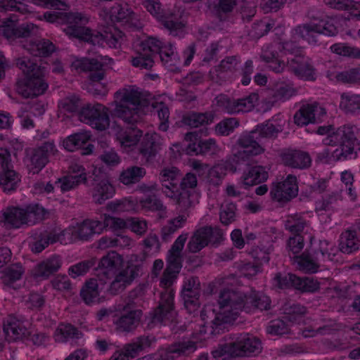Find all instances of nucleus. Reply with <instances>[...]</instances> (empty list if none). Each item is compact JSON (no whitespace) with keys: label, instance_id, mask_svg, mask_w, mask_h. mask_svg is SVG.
I'll use <instances>...</instances> for the list:
<instances>
[{"label":"nucleus","instance_id":"dca6fc26","mask_svg":"<svg viewBox=\"0 0 360 360\" xmlns=\"http://www.w3.org/2000/svg\"><path fill=\"white\" fill-rule=\"evenodd\" d=\"M222 238L223 233L220 229L203 226L194 232L187 245V249L190 252L196 253L206 247L209 243H219Z\"/></svg>","mask_w":360,"mask_h":360},{"label":"nucleus","instance_id":"1a4fd4ad","mask_svg":"<svg viewBox=\"0 0 360 360\" xmlns=\"http://www.w3.org/2000/svg\"><path fill=\"white\" fill-rule=\"evenodd\" d=\"M44 209L38 205L28 206L26 209L8 207L0 212V225L6 229H19L22 225H32L42 219Z\"/></svg>","mask_w":360,"mask_h":360},{"label":"nucleus","instance_id":"20e7f679","mask_svg":"<svg viewBox=\"0 0 360 360\" xmlns=\"http://www.w3.org/2000/svg\"><path fill=\"white\" fill-rule=\"evenodd\" d=\"M261 341L249 333L231 334L212 352L216 360L257 355L262 352Z\"/></svg>","mask_w":360,"mask_h":360},{"label":"nucleus","instance_id":"aec40b11","mask_svg":"<svg viewBox=\"0 0 360 360\" xmlns=\"http://www.w3.org/2000/svg\"><path fill=\"white\" fill-rule=\"evenodd\" d=\"M154 338L141 335L129 343L124 345L122 349L112 355V360H129L138 356L140 353L150 347Z\"/></svg>","mask_w":360,"mask_h":360},{"label":"nucleus","instance_id":"ddd939ff","mask_svg":"<svg viewBox=\"0 0 360 360\" xmlns=\"http://www.w3.org/2000/svg\"><path fill=\"white\" fill-rule=\"evenodd\" d=\"M86 184L93 187L92 197L97 204H103L115 194V188L109 182L107 174L100 169H94L92 174L87 178Z\"/></svg>","mask_w":360,"mask_h":360},{"label":"nucleus","instance_id":"052dcab7","mask_svg":"<svg viewBox=\"0 0 360 360\" xmlns=\"http://www.w3.org/2000/svg\"><path fill=\"white\" fill-rule=\"evenodd\" d=\"M16 11L21 14L30 12L26 0H0V12Z\"/></svg>","mask_w":360,"mask_h":360},{"label":"nucleus","instance_id":"49530a36","mask_svg":"<svg viewBox=\"0 0 360 360\" xmlns=\"http://www.w3.org/2000/svg\"><path fill=\"white\" fill-rule=\"evenodd\" d=\"M207 4L210 12L222 20L226 14L233 11L236 0H208Z\"/></svg>","mask_w":360,"mask_h":360},{"label":"nucleus","instance_id":"393cba45","mask_svg":"<svg viewBox=\"0 0 360 360\" xmlns=\"http://www.w3.org/2000/svg\"><path fill=\"white\" fill-rule=\"evenodd\" d=\"M3 332L8 342L23 340L30 335L23 323L13 316H9L4 320Z\"/></svg>","mask_w":360,"mask_h":360},{"label":"nucleus","instance_id":"bf43d9fd","mask_svg":"<svg viewBox=\"0 0 360 360\" xmlns=\"http://www.w3.org/2000/svg\"><path fill=\"white\" fill-rule=\"evenodd\" d=\"M296 93L291 83L280 82L276 84L273 90L274 101H285L290 99Z\"/></svg>","mask_w":360,"mask_h":360},{"label":"nucleus","instance_id":"423d86ee","mask_svg":"<svg viewBox=\"0 0 360 360\" xmlns=\"http://www.w3.org/2000/svg\"><path fill=\"white\" fill-rule=\"evenodd\" d=\"M326 144L337 145L333 151L327 149L319 153V158H333L334 160H345L354 153L360 143V129L355 125L346 124L339 127L326 139Z\"/></svg>","mask_w":360,"mask_h":360},{"label":"nucleus","instance_id":"a18cd8bd","mask_svg":"<svg viewBox=\"0 0 360 360\" xmlns=\"http://www.w3.org/2000/svg\"><path fill=\"white\" fill-rule=\"evenodd\" d=\"M143 302L141 295V290L137 289L129 292L128 296L124 300L117 305V311H141L138 309Z\"/></svg>","mask_w":360,"mask_h":360},{"label":"nucleus","instance_id":"680f3d73","mask_svg":"<svg viewBox=\"0 0 360 360\" xmlns=\"http://www.w3.org/2000/svg\"><path fill=\"white\" fill-rule=\"evenodd\" d=\"M59 236L52 232L41 233L39 238L32 244V251L34 253H39L44 250L49 244L58 241Z\"/></svg>","mask_w":360,"mask_h":360},{"label":"nucleus","instance_id":"72a5a7b5","mask_svg":"<svg viewBox=\"0 0 360 360\" xmlns=\"http://www.w3.org/2000/svg\"><path fill=\"white\" fill-rule=\"evenodd\" d=\"M268 178V173L262 166L248 167L241 176V184L245 188L259 184Z\"/></svg>","mask_w":360,"mask_h":360},{"label":"nucleus","instance_id":"c9c22d12","mask_svg":"<svg viewBox=\"0 0 360 360\" xmlns=\"http://www.w3.org/2000/svg\"><path fill=\"white\" fill-rule=\"evenodd\" d=\"M61 264L60 258L58 256H53L38 264L34 270V275L37 278H47L58 271Z\"/></svg>","mask_w":360,"mask_h":360},{"label":"nucleus","instance_id":"5fc2aeb1","mask_svg":"<svg viewBox=\"0 0 360 360\" xmlns=\"http://www.w3.org/2000/svg\"><path fill=\"white\" fill-rule=\"evenodd\" d=\"M160 49L155 52V55L161 59V61L168 68L172 69L173 67L177 65L179 58L176 53L174 51V48L172 44L163 46L162 42L160 41Z\"/></svg>","mask_w":360,"mask_h":360},{"label":"nucleus","instance_id":"c756f323","mask_svg":"<svg viewBox=\"0 0 360 360\" xmlns=\"http://www.w3.org/2000/svg\"><path fill=\"white\" fill-rule=\"evenodd\" d=\"M180 177V171L174 167L164 168L160 172L161 190L167 197H173L174 195V189L178 187Z\"/></svg>","mask_w":360,"mask_h":360},{"label":"nucleus","instance_id":"ea45409f","mask_svg":"<svg viewBox=\"0 0 360 360\" xmlns=\"http://www.w3.org/2000/svg\"><path fill=\"white\" fill-rule=\"evenodd\" d=\"M214 120V115L212 112H189L182 117V122L190 127L197 128L211 124Z\"/></svg>","mask_w":360,"mask_h":360},{"label":"nucleus","instance_id":"6e6552de","mask_svg":"<svg viewBox=\"0 0 360 360\" xmlns=\"http://www.w3.org/2000/svg\"><path fill=\"white\" fill-rule=\"evenodd\" d=\"M179 273H174L172 270L165 269L160 279V285L165 290L161 292L158 305L150 313L152 322L162 323L166 321H171L176 312L174 309V292L169 288L174 282Z\"/></svg>","mask_w":360,"mask_h":360},{"label":"nucleus","instance_id":"bb28decb","mask_svg":"<svg viewBox=\"0 0 360 360\" xmlns=\"http://www.w3.org/2000/svg\"><path fill=\"white\" fill-rule=\"evenodd\" d=\"M315 261L321 264L333 261L336 255L337 249L335 245L327 240H319L318 243H312L308 250Z\"/></svg>","mask_w":360,"mask_h":360},{"label":"nucleus","instance_id":"5701e85b","mask_svg":"<svg viewBox=\"0 0 360 360\" xmlns=\"http://www.w3.org/2000/svg\"><path fill=\"white\" fill-rule=\"evenodd\" d=\"M326 115V109L319 103L303 105L294 115V122L298 126L320 122Z\"/></svg>","mask_w":360,"mask_h":360},{"label":"nucleus","instance_id":"f03ea898","mask_svg":"<svg viewBox=\"0 0 360 360\" xmlns=\"http://www.w3.org/2000/svg\"><path fill=\"white\" fill-rule=\"evenodd\" d=\"M43 16L49 22L67 24L64 29L67 35L94 46H103L105 43L110 48L117 49L125 38L124 33L115 27L109 28L103 34L85 27L88 18L81 13L51 11L45 12Z\"/></svg>","mask_w":360,"mask_h":360},{"label":"nucleus","instance_id":"4d7b16f0","mask_svg":"<svg viewBox=\"0 0 360 360\" xmlns=\"http://www.w3.org/2000/svg\"><path fill=\"white\" fill-rule=\"evenodd\" d=\"M146 174V170L143 167L133 166L124 170L120 176V180L125 185L137 183Z\"/></svg>","mask_w":360,"mask_h":360},{"label":"nucleus","instance_id":"7c9ffc66","mask_svg":"<svg viewBox=\"0 0 360 360\" xmlns=\"http://www.w3.org/2000/svg\"><path fill=\"white\" fill-rule=\"evenodd\" d=\"M90 135L87 132H79L69 136L63 141V146L68 151H75L84 148L82 154L89 155L93 151L94 146L88 143Z\"/></svg>","mask_w":360,"mask_h":360},{"label":"nucleus","instance_id":"e2e57ef3","mask_svg":"<svg viewBox=\"0 0 360 360\" xmlns=\"http://www.w3.org/2000/svg\"><path fill=\"white\" fill-rule=\"evenodd\" d=\"M254 131L257 132V134L259 135V139L262 141L263 139H265L276 138L278 134L281 131V128L280 126H275L271 122H266L258 124Z\"/></svg>","mask_w":360,"mask_h":360},{"label":"nucleus","instance_id":"338daca9","mask_svg":"<svg viewBox=\"0 0 360 360\" xmlns=\"http://www.w3.org/2000/svg\"><path fill=\"white\" fill-rule=\"evenodd\" d=\"M240 63V60L238 56H226L215 67V70L219 74L233 73L238 70Z\"/></svg>","mask_w":360,"mask_h":360},{"label":"nucleus","instance_id":"cd10ccee","mask_svg":"<svg viewBox=\"0 0 360 360\" xmlns=\"http://www.w3.org/2000/svg\"><path fill=\"white\" fill-rule=\"evenodd\" d=\"M139 270V266L136 265H128L125 269L119 271L110 283L108 288L109 292L112 295H116L120 290H124L126 285L130 284L138 276Z\"/></svg>","mask_w":360,"mask_h":360},{"label":"nucleus","instance_id":"774afa93","mask_svg":"<svg viewBox=\"0 0 360 360\" xmlns=\"http://www.w3.org/2000/svg\"><path fill=\"white\" fill-rule=\"evenodd\" d=\"M236 206L233 202H225L220 207L219 218L224 225H229L236 220Z\"/></svg>","mask_w":360,"mask_h":360},{"label":"nucleus","instance_id":"0eeeda50","mask_svg":"<svg viewBox=\"0 0 360 360\" xmlns=\"http://www.w3.org/2000/svg\"><path fill=\"white\" fill-rule=\"evenodd\" d=\"M308 23H304L295 27L294 33L308 41L309 44H317L318 35L335 36L338 30L333 20L316 9H310L307 12Z\"/></svg>","mask_w":360,"mask_h":360},{"label":"nucleus","instance_id":"a19ab883","mask_svg":"<svg viewBox=\"0 0 360 360\" xmlns=\"http://www.w3.org/2000/svg\"><path fill=\"white\" fill-rule=\"evenodd\" d=\"M283 318L290 322L299 323L307 313V308L295 302H285L282 308Z\"/></svg>","mask_w":360,"mask_h":360},{"label":"nucleus","instance_id":"2eb2a0df","mask_svg":"<svg viewBox=\"0 0 360 360\" xmlns=\"http://www.w3.org/2000/svg\"><path fill=\"white\" fill-rule=\"evenodd\" d=\"M0 29L2 34L8 39L27 38L35 35L38 28L32 23L18 25L15 16L0 19Z\"/></svg>","mask_w":360,"mask_h":360},{"label":"nucleus","instance_id":"412c9836","mask_svg":"<svg viewBox=\"0 0 360 360\" xmlns=\"http://www.w3.org/2000/svg\"><path fill=\"white\" fill-rule=\"evenodd\" d=\"M297 193V178L289 174L283 181L273 184L270 195L273 200L279 202H287L296 197Z\"/></svg>","mask_w":360,"mask_h":360},{"label":"nucleus","instance_id":"e433bc0d","mask_svg":"<svg viewBox=\"0 0 360 360\" xmlns=\"http://www.w3.org/2000/svg\"><path fill=\"white\" fill-rule=\"evenodd\" d=\"M358 230H347L340 235L339 249L346 254L356 251L360 245V239L357 236Z\"/></svg>","mask_w":360,"mask_h":360},{"label":"nucleus","instance_id":"0e129e2a","mask_svg":"<svg viewBox=\"0 0 360 360\" xmlns=\"http://www.w3.org/2000/svg\"><path fill=\"white\" fill-rule=\"evenodd\" d=\"M332 52L354 59H360V48L345 44H335L331 46Z\"/></svg>","mask_w":360,"mask_h":360},{"label":"nucleus","instance_id":"58836bf2","mask_svg":"<svg viewBox=\"0 0 360 360\" xmlns=\"http://www.w3.org/2000/svg\"><path fill=\"white\" fill-rule=\"evenodd\" d=\"M103 230V225L100 220H84L75 231V235L82 240H87L92 235L101 233Z\"/></svg>","mask_w":360,"mask_h":360},{"label":"nucleus","instance_id":"6e6d98bb","mask_svg":"<svg viewBox=\"0 0 360 360\" xmlns=\"http://www.w3.org/2000/svg\"><path fill=\"white\" fill-rule=\"evenodd\" d=\"M20 181L18 173L13 169L0 171V186L4 191L15 190Z\"/></svg>","mask_w":360,"mask_h":360},{"label":"nucleus","instance_id":"8fccbe9b","mask_svg":"<svg viewBox=\"0 0 360 360\" xmlns=\"http://www.w3.org/2000/svg\"><path fill=\"white\" fill-rule=\"evenodd\" d=\"M340 108L346 114L360 115V95L342 94Z\"/></svg>","mask_w":360,"mask_h":360},{"label":"nucleus","instance_id":"f257e3e1","mask_svg":"<svg viewBox=\"0 0 360 360\" xmlns=\"http://www.w3.org/2000/svg\"><path fill=\"white\" fill-rule=\"evenodd\" d=\"M115 105L111 111L113 117L122 120L131 126L117 134V139L123 147H131L136 145L142 136V131L134 127L139 122L144 114V108L148 107L150 101L143 93L135 86L119 89L115 93Z\"/></svg>","mask_w":360,"mask_h":360},{"label":"nucleus","instance_id":"9b49d317","mask_svg":"<svg viewBox=\"0 0 360 360\" xmlns=\"http://www.w3.org/2000/svg\"><path fill=\"white\" fill-rule=\"evenodd\" d=\"M142 4L151 15L161 21L171 35L179 37L184 36L185 25L181 15L170 13L165 15L158 0H142Z\"/></svg>","mask_w":360,"mask_h":360},{"label":"nucleus","instance_id":"7ed1b4c3","mask_svg":"<svg viewBox=\"0 0 360 360\" xmlns=\"http://www.w3.org/2000/svg\"><path fill=\"white\" fill-rule=\"evenodd\" d=\"M16 65L24 75L16 82V91L20 95L25 98L37 97L46 91L48 84L44 79V67L25 56L17 58Z\"/></svg>","mask_w":360,"mask_h":360},{"label":"nucleus","instance_id":"39448f33","mask_svg":"<svg viewBox=\"0 0 360 360\" xmlns=\"http://www.w3.org/2000/svg\"><path fill=\"white\" fill-rule=\"evenodd\" d=\"M246 295L239 291L224 289L219 293L217 303L218 311L210 326V334H219L224 324L235 321L240 312L245 311Z\"/></svg>","mask_w":360,"mask_h":360},{"label":"nucleus","instance_id":"4468645a","mask_svg":"<svg viewBox=\"0 0 360 360\" xmlns=\"http://www.w3.org/2000/svg\"><path fill=\"white\" fill-rule=\"evenodd\" d=\"M57 152L53 141H48L33 148L27 154L26 165L28 170L38 174L49 162V157Z\"/></svg>","mask_w":360,"mask_h":360},{"label":"nucleus","instance_id":"f8f14e48","mask_svg":"<svg viewBox=\"0 0 360 360\" xmlns=\"http://www.w3.org/2000/svg\"><path fill=\"white\" fill-rule=\"evenodd\" d=\"M109 108L101 103H88L82 107L79 120L98 131H104L110 126Z\"/></svg>","mask_w":360,"mask_h":360},{"label":"nucleus","instance_id":"9d476101","mask_svg":"<svg viewBox=\"0 0 360 360\" xmlns=\"http://www.w3.org/2000/svg\"><path fill=\"white\" fill-rule=\"evenodd\" d=\"M254 129L248 133L243 134L237 141V143L242 148L233 154L226 161V167L233 172L240 169V165L246 162L249 156H255L262 153L264 148L262 146L263 141L259 139V135Z\"/></svg>","mask_w":360,"mask_h":360},{"label":"nucleus","instance_id":"13d9d810","mask_svg":"<svg viewBox=\"0 0 360 360\" xmlns=\"http://www.w3.org/2000/svg\"><path fill=\"white\" fill-rule=\"evenodd\" d=\"M81 335V332L72 325H60L56 331L55 340L57 342H63L69 339H79Z\"/></svg>","mask_w":360,"mask_h":360},{"label":"nucleus","instance_id":"c03bdc74","mask_svg":"<svg viewBox=\"0 0 360 360\" xmlns=\"http://www.w3.org/2000/svg\"><path fill=\"white\" fill-rule=\"evenodd\" d=\"M261 58L269 64V68L276 73L283 72L285 67V63L278 58V52L273 44L263 51Z\"/></svg>","mask_w":360,"mask_h":360},{"label":"nucleus","instance_id":"a878e982","mask_svg":"<svg viewBox=\"0 0 360 360\" xmlns=\"http://www.w3.org/2000/svg\"><path fill=\"white\" fill-rule=\"evenodd\" d=\"M118 312L120 314H116L113 320L116 330L121 333L135 330L140 323L142 311Z\"/></svg>","mask_w":360,"mask_h":360},{"label":"nucleus","instance_id":"09e8293b","mask_svg":"<svg viewBox=\"0 0 360 360\" xmlns=\"http://www.w3.org/2000/svg\"><path fill=\"white\" fill-rule=\"evenodd\" d=\"M86 174H79L63 176L60 179H58L56 181L55 184L58 188H60L62 192L64 193L75 189L82 183L86 184Z\"/></svg>","mask_w":360,"mask_h":360},{"label":"nucleus","instance_id":"a211bd4d","mask_svg":"<svg viewBox=\"0 0 360 360\" xmlns=\"http://www.w3.org/2000/svg\"><path fill=\"white\" fill-rule=\"evenodd\" d=\"M122 257L115 251L109 252L99 261L96 268V275L101 281L113 278L119 273L122 264Z\"/></svg>","mask_w":360,"mask_h":360},{"label":"nucleus","instance_id":"de8ad7c7","mask_svg":"<svg viewBox=\"0 0 360 360\" xmlns=\"http://www.w3.org/2000/svg\"><path fill=\"white\" fill-rule=\"evenodd\" d=\"M135 13L127 4H117L110 10V17L112 20L122 23H132Z\"/></svg>","mask_w":360,"mask_h":360},{"label":"nucleus","instance_id":"4be33fe9","mask_svg":"<svg viewBox=\"0 0 360 360\" xmlns=\"http://www.w3.org/2000/svg\"><path fill=\"white\" fill-rule=\"evenodd\" d=\"M326 115V109L319 103L303 105L294 115V122L298 126L320 122Z\"/></svg>","mask_w":360,"mask_h":360},{"label":"nucleus","instance_id":"79ce46f5","mask_svg":"<svg viewBox=\"0 0 360 360\" xmlns=\"http://www.w3.org/2000/svg\"><path fill=\"white\" fill-rule=\"evenodd\" d=\"M342 200V191L336 190L331 191L322 196L315 202V211L326 212L334 208L338 203Z\"/></svg>","mask_w":360,"mask_h":360},{"label":"nucleus","instance_id":"f704fd0d","mask_svg":"<svg viewBox=\"0 0 360 360\" xmlns=\"http://www.w3.org/2000/svg\"><path fill=\"white\" fill-rule=\"evenodd\" d=\"M23 46L31 55L38 57L49 56L56 49L55 45L46 39L31 40Z\"/></svg>","mask_w":360,"mask_h":360},{"label":"nucleus","instance_id":"b1692460","mask_svg":"<svg viewBox=\"0 0 360 360\" xmlns=\"http://www.w3.org/2000/svg\"><path fill=\"white\" fill-rule=\"evenodd\" d=\"M288 67L297 77L314 82L316 79V71L312 65L311 59L303 56H298L297 58H288Z\"/></svg>","mask_w":360,"mask_h":360},{"label":"nucleus","instance_id":"3c124183","mask_svg":"<svg viewBox=\"0 0 360 360\" xmlns=\"http://www.w3.org/2000/svg\"><path fill=\"white\" fill-rule=\"evenodd\" d=\"M98 284L97 280L91 278L86 281L80 290V296L86 304H91L98 301Z\"/></svg>","mask_w":360,"mask_h":360},{"label":"nucleus","instance_id":"6ab92c4d","mask_svg":"<svg viewBox=\"0 0 360 360\" xmlns=\"http://www.w3.org/2000/svg\"><path fill=\"white\" fill-rule=\"evenodd\" d=\"M200 284L198 277H191L184 284L181 297L189 314L196 312L200 307Z\"/></svg>","mask_w":360,"mask_h":360},{"label":"nucleus","instance_id":"f3484780","mask_svg":"<svg viewBox=\"0 0 360 360\" xmlns=\"http://www.w3.org/2000/svg\"><path fill=\"white\" fill-rule=\"evenodd\" d=\"M160 41L155 37H148L141 41L137 47L138 56L131 60L132 65L141 69L148 70L153 65L156 56L155 52L160 49Z\"/></svg>","mask_w":360,"mask_h":360},{"label":"nucleus","instance_id":"473e14b6","mask_svg":"<svg viewBox=\"0 0 360 360\" xmlns=\"http://www.w3.org/2000/svg\"><path fill=\"white\" fill-rule=\"evenodd\" d=\"M218 152L219 147L213 139L190 143L186 148V153L190 155H202L204 156H212Z\"/></svg>","mask_w":360,"mask_h":360},{"label":"nucleus","instance_id":"4c0bfd02","mask_svg":"<svg viewBox=\"0 0 360 360\" xmlns=\"http://www.w3.org/2000/svg\"><path fill=\"white\" fill-rule=\"evenodd\" d=\"M271 300L269 297L260 292H252L246 295L245 302V311L250 313L252 310H267L270 308Z\"/></svg>","mask_w":360,"mask_h":360},{"label":"nucleus","instance_id":"c85d7f7f","mask_svg":"<svg viewBox=\"0 0 360 360\" xmlns=\"http://www.w3.org/2000/svg\"><path fill=\"white\" fill-rule=\"evenodd\" d=\"M281 158L283 164L292 168L304 169L311 165L309 155L302 150L288 149L283 153Z\"/></svg>","mask_w":360,"mask_h":360},{"label":"nucleus","instance_id":"69168bd1","mask_svg":"<svg viewBox=\"0 0 360 360\" xmlns=\"http://www.w3.org/2000/svg\"><path fill=\"white\" fill-rule=\"evenodd\" d=\"M100 221L101 224L103 225V229L108 228L113 231H117L128 227V219L124 220L121 218L104 214L101 216Z\"/></svg>","mask_w":360,"mask_h":360},{"label":"nucleus","instance_id":"2f4dec72","mask_svg":"<svg viewBox=\"0 0 360 360\" xmlns=\"http://www.w3.org/2000/svg\"><path fill=\"white\" fill-rule=\"evenodd\" d=\"M160 150L159 136L157 134H146L143 137L139 148V154L142 156L141 160L150 162L155 158Z\"/></svg>","mask_w":360,"mask_h":360},{"label":"nucleus","instance_id":"864d4df0","mask_svg":"<svg viewBox=\"0 0 360 360\" xmlns=\"http://www.w3.org/2000/svg\"><path fill=\"white\" fill-rule=\"evenodd\" d=\"M188 215L179 214L178 217L170 219L167 224L164 226L161 230V238L165 242H168L172 236L180 228L183 227L186 221Z\"/></svg>","mask_w":360,"mask_h":360},{"label":"nucleus","instance_id":"603ef678","mask_svg":"<svg viewBox=\"0 0 360 360\" xmlns=\"http://www.w3.org/2000/svg\"><path fill=\"white\" fill-rule=\"evenodd\" d=\"M295 262L298 264L299 269L308 274H313L318 271L321 264L315 261L311 253L307 250L300 256H295Z\"/></svg>","mask_w":360,"mask_h":360},{"label":"nucleus","instance_id":"37998d69","mask_svg":"<svg viewBox=\"0 0 360 360\" xmlns=\"http://www.w3.org/2000/svg\"><path fill=\"white\" fill-rule=\"evenodd\" d=\"M174 195L173 197H169L173 199L178 206L179 210V214L188 215L187 211L193 207V201L192 198L193 196V192L191 190H180L179 187L174 189Z\"/></svg>","mask_w":360,"mask_h":360}]
</instances>
